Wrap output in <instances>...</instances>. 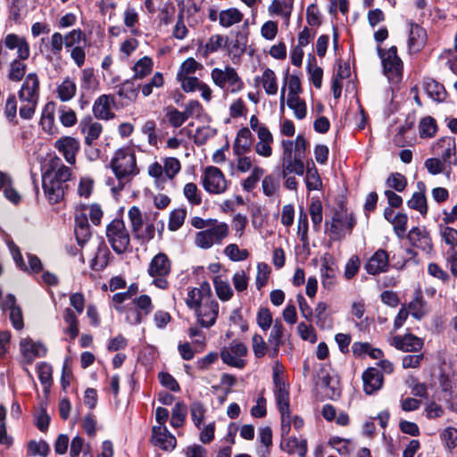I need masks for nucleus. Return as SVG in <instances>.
<instances>
[{
  "instance_id": "dca6fc26",
  "label": "nucleus",
  "mask_w": 457,
  "mask_h": 457,
  "mask_svg": "<svg viewBox=\"0 0 457 457\" xmlns=\"http://www.w3.org/2000/svg\"><path fill=\"white\" fill-rule=\"evenodd\" d=\"M54 147L69 164L76 163V155L80 149L79 139L70 136L62 137L54 142Z\"/></svg>"
},
{
  "instance_id": "6e6552de",
  "label": "nucleus",
  "mask_w": 457,
  "mask_h": 457,
  "mask_svg": "<svg viewBox=\"0 0 457 457\" xmlns=\"http://www.w3.org/2000/svg\"><path fill=\"white\" fill-rule=\"evenodd\" d=\"M377 51L381 59L385 76L391 83H399L403 79V62L397 54L396 46H393L388 49L378 46Z\"/></svg>"
},
{
  "instance_id": "423d86ee",
  "label": "nucleus",
  "mask_w": 457,
  "mask_h": 457,
  "mask_svg": "<svg viewBox=\"0 0 457 457\" xmlns=\"http://www.w3.org/2000/svg\"><path fill=\"white\" fill-rule=\"evenodd\" d=\"M212 83L225 93L237 94L245 88V83L237 70L230 66L216 67L211 71Z\"/></svg>"
},
{
  "instance_id": "39448f33",
  "label": "nucleus",
  "mask_w": 457,
  "mask_h": 457,
  "mask_svg": "<svg viewBox=\"0 0 457 457\" xmlns=\"http://www.w3.org/2000/svg\"><path fill=\"white\" fill-rule=\"evenodd\" d=\"M181 170V163L175 157H165L162 162H154L147 168V174L154 179L155 187L164 189L168 181L173 180Z\"/></svg>"
},
{
  "instance_id": "473e14b6",
  "label": "nucleus",
  "mask_w": 457,
  "mask_h": 457,
  "mask_svg": "<svg viewBox=\"0 0 457 457\" xmlns=\"http://www.w3.org/2000/svg\"><path fill=\"white\" fill-rule=\"evenodd\" d=\"M21 351L27 360L32 361L36 357L45 356L46 347L43 344L34 342L31 339H23L21 342Z\"/></svg>"
},
{
  "instance_id": "a211bd4d",
  "label": "nucleus",
  "mask_w": 457,
  "mask_h": 457,
  "mask_svg": "<svg viewBox=\"0 0 457 457\" xmlns=\"http://www.w3.org/2000/svg\"><path fill=\"white\" fill-rule=\"evenodd\" d=\"M115 105L114 96L112 95H101L93 104V114L98 120H109L115 117L112 107Z\"/></svg>"
},
{
  "instance_id": "f3484780",
  "label": "nucleus",
  "mask_w": 457,
  "mask_h": 457,
  "mask_svg": "<svg viewBox=\"0 0 457 457\" xmlns=\"http://www.w3.org/2000/svg\"><path fill=\"white\" fill-rule=\"evenodd\" d=\"M337 267L330 254H324L321 259L320 278L322 287L327 290H332L337 283Z\"/></svg>"
},
{
  "instance_id": "4c0bfd02",
  "label": "nucleus",
  "mask_w": 457,
  "mask_h": 457,
  "mask_svg": "<svg viewBox=\"0 0 457 457\" xmlns=\"http://www.w3.org/2000/svg\"><path fill=\"white\" fill-rule=\"evenodd\" d=\"M244 14L235 7L222 10L219 12V23L223 28H229L242 21Z\"/></svg>"
},
{
  "instance_id": "a19ab883",
  "label": "nucleus",
  "mask_w": 457,
  "mask_h": 457,
  "mask_svg": "<svg viewBox=\"0 0 457 457\" xmlns=\"http://www.w3.org/2000/svg\"><path fill=\"white\" fill-rule=\"evenodd\" d=\"M26 59L14 58L8 66L7 78L12 82H20L26 74L27 65L24 63Z\"/></svg>"
},
{
  "instance_id": "774afa93",
  "label": "nucleus",
  "mask_w": 457,
  "mask_h": 457,
  "mask_svg": "<svg viewBox=\"0 0 457 457\" xmlns=\"http://www.w3.org/2000/svg\"><path fill=\"white\" fill-rule=\"evenodd\" d=\"M309 212L312 222L313 228L318 230L322 222V204L320 201H313L309 206Z\"/></svg>"
},
{
  "instance_id": "09e8293b",
  "label": "nucleus",
  "mask_w": 457,
  "mask_h": 457,
  "mask_svg": "<svg viewBox=\"0 0 457 457\" xmlns=\"http://www.w3.org/2000/svg\"><path fill=\"white\" fill-rule=\"evenodd\" d=\"M214 289L217 296L222 302L229 301L233 295V289L227 280H223L220 277H215L213 278Z\"/></svg>"
},
{
  "instance_id": "7ed1b4c3",
  "label": "nucleus",
  "mask_w": 457,
  "mask_h": 457,
  "mask_svg": "<svg viewBox=\"0 0 457 457\" xmlns=\"http://www.w3.org/2000/svg\"><path fill=\"white\" fill-rule=\"evenodd\" d=\"M110 165L118 181L117 186L112 188L114 193L121 191L139 173L135 151L131 147L118 149Z\"/></svg>"
},
{
  "instance_id": "de8ad7c7",
  "label": "nucleus",
  "mask_w": 457,
  "mask_h": 457,
  "mask_svg": "<svg viewBox=\"0 0 457 457\" xmlns=\"http://www.w3.org/2000/svg\"><path fill=\"white\" fill-rule=\"evenodd\" d=\"M275 397L278 409L287 410L289 408L288 384L285 380L274 382Z\"/></svg>"
},
{
  "instance_id": "393cba45",
  "label": "nucleus",
  "mask_w": 457,
  "mask_h": 457,
  "mask_svg": "<svg viewBox=\"0 0 457 457\" xmlns=\"http://www.w3.org/2000/svg\"><path fill=\"white\" fill-rule=\"evenodd\" d=\"M81 133L85 136V144L92 145L101 135L103 126L97 121H94L91 117H86L79 123Z\"/></svg>"
},
{
  "instance_id": "9d476101",
  "label": "nucleus",
  "mask_w": 457,
  "mask_h": 457,
  "mask_svg": "<svg viewBox=\"0 0 457 457\" xmlns=\"http://www.w3.org/2000/svg\"><path fill=\"white\" fill-rule=\"evenodd\" d=\"M106 237L112 250L121 254L130 245V236L122 220L114 219L106 227Z\"/></svg>"
},
{
  "instance_id": "37998d69",
  "label": "nucleus",
  "mask_w": 457,
  "mask_h": 457,
  "mask_svg": "<svg viewBox=\"0 0 457 457\" xmlns=\"http://www.w3.org/2000/svg\"><path fill=\"white\" fill-rule=\"evenodd\" d=\"M423 87L427 94L434 101L443 102L445 99L446 92L444 86L432 79L424 80Z\"/></svg>"
},
{
  "instance_id": "4d7b16f0",
  "label": "nucleus",
  "mask_w": 457,
  "mask_h": 457,
  "mask_svg": "<svg viewBox=\"0 0 457 457\" xmlns=\"http://www.w3.org/2000/svg\"><path fill=\"white\" fill-rule=\"evenodd\" d=\"M187 406L182 402H178L174 405L171 413L170 425L173 428H179L184 424L187 417Z\"/></svg>"
},
{
  "instance_id": "e2e57ef3",
  "label": "nucleus",
  "mask_w": 457,
  "mask_h": 457,
  "mask_svg": "<svg viewBox=\"0 0 457 457\" xmlns=\"http://www.w3.org/2000/svg\"><path fill=\"white\" fill-rule=\"evenodd\" d=\"M386 185L397 192H403L407 187V179L403 174L394 172L386 179Z\"/></svg>"
},
{
  "instance_id": "4be33fe9",
  "label": "nucleus",
  "mask_w": 457,
  "mask_h": 457,
  "mask_svg": "<svg viewBox=\"0 0 457 457\" xmlns=\"http://www.w3.org/2000/svg\"><path fill=\"white\" fill-rule=\"evenodd\" d=\"M152 442L155 446L165 451H171L175 448L177 440L165 426L153 428Z\"/></svg>"
},
{
  "instance_id": "2eb2a0df",
  "label": "nucleus",
  "mask_w": 457,
  "mask_h": 457,
  "mask_svg": "<svg viewBox=\"0 0 457 457\" xmlns=\"http://www.w3.org/2000/svg\"><path fill=\"white\" fill-rule=\"evenodd\" d=\"M432 151L433 154L439 156L445 163H448L449 168L452 165L457 164L456 144L453 137H441L432 145Z\"/></svg>"
},
{
  "instance_id": "c9c22d12",
  "label": "nucleus",
  "mask_w": 457,
  "mask_h": 457,
  "mask_svg": "<svg viewBox=\"0 0 457 457\" xmlns=\"http://www.w3.org/2000/svg\"><path fill=\"white\" fill-rule=\"evenodd\" d=\"M228 41V37L227 36H223L220 34L212 35L206 43L202 46V54L204 57H207L209 54L218 52L219 50L224 48Z\"/></svg>"
},
{
  "instance_id": "c03bdc74",
  "label": "nucleus",
  "mask_w": 457,
  "mask_h": 457,
  "mask_svg": "<svg viewBox=\"0 0 457 457\" xmlns=\"http://www.w3.org/2000/svg\"><path fill=\"white\" fill-rule=\"evenodd\" d=\"M110 251L104 242H98L96 253L92 259L91 267L93 270H101L104 269L109 262Z\"/></svg>"
},
{
  "instance_id": "4468645a",
  "label": "nucleus",
  "mask_w": 457,
  "mask_h": 457,
  "mask_svg": "<svg viewBox=\"0 0 457 457\" xmlns=\"http://www.w3.org/2000/svg\"><path fill=\"white\" fill-rule=\"evenodd\" d=\"M247 353V347L244 343L232 341L229 346L223 347L220 351L222 361L231 367L243 369L246 361L243 359Z\"/></svg>"
},
{
  "instance_id": "1a4fd4ad",
  "label": "nucleus",
  "mask_w": 457,
  "mask_h": 457,
  "mask_svg": "<svg viewBox=\"0 0 457 457\" xmlns=\"http://www.w3.org/2000/svg\"><path fill=\"white\" fill-rule=\"evenodd\" d=\"M355 224L356 219L353 213L339 211L333 214L330 221H326V231L333 240H340L352 233Z\"/></svg>"
},
{
  "instance_id": "f704fd0d",
  "label": "nucleus",
  "mask_w": 457,
  "mask_h": 457,
  "mask_svg": "<svg viewBox=\"0 0 457 457\" xmlns=\"http://www.w3.org/2000/svg\"><path fill=\"white\" fill-rule=\"evenodd\" d=\"M63 46H65L63 36L60 32L53 33L48 40V44L46 45V59L52 60L53 58H55L56 60H59L61 58Z\"/></svg>"
},
{
  "instance_id": "f03ea898",
  "label": "nucleus",
  "mask_w": 457,
  "mask_h": 457,
  "mask_svg": "<svg viewBox=\"0 0 457 457\" xmlns=\"http://www.w3.org/2000/svg\"><path fill=\"white\" fill-rule=\"evenodd\" d=\"M71 178V170L59 157L49 161L48 167L42 175V187L50 204H57L63 199L67 188L65 183Z\"/></svg>"
},
{
  "instance_id": "0e129e2a",
  "label": "nucleus",
  "mask_w": 457,
  "mask_h": 457,
  "mask_svg": "<svg viewBox=\"0 0 457 457\" xmlns=\"http://www.w3.org/2000/svg\"><path fill=\"white\" fill-rule=\"evenodd\" d=\"M64 45L66 48H72L80 46L81 42L86 41V36L80 29H75L63 36Z\"/></svg>"
},
{
  "instance_id": "aec40b11",
  "label": "nucleus",
  "mask_w": 457,
  "mask_h": 457,
  "mask_svg": "<svg viewBox=\"0 0 457 457\" xmlns=\"http://www.w3.org/2000/svg\"><path fill=\"white\" fill-rule=\"evenodd\" d=\"M390 345L403 352H418L423 347V340L413 334H405L393 337Z\"/></svg>"
},
{
  "instance_id": "79ce46f5",
  "label": "nucleus",
  "mask_w": 457,
  "mask_h": 457,
  "mask_svg": "<svg viewBox=\"0 0 457 457\" xmlns=\"http://www.w3.org/2000/svg\"><path fill=\"white\" fill-rule=\"evenodd\" d=\"M63 320L67 327L63 329L64 334L68 335L70 340L75 339L79 332V320L71 308H66L63 312Z\"/></svg>"
},
{
  "instance_id": "6ab92c4d",
  "label": "nucleus",
  "mask_w": 457,
  "mask_h": 457,
  "mask_svg": "<svg viewBox=\"0 0 457 457\" xmlns=\"http://www.w3.org/2000/svg\"><path fill=\"white\" fill-rule=\"evenodd\" d=\"M3 42L7 49L16 50V58L28 59L29 57L30 46L25 37L9 33L4 37Z\"/></svg>"
},
{
  "instance_id": "ea45409f",
  "label": "nucleus",
  "mask_w": 457,
  "mask_h": 457,
  "mask_svg": "<svg viewBox=\"0 0 457 457\" xmlns=\"http://www.w3.org/2000/svg\"><path fill=\"white\" fill-rule=\"evenodd\" d=\"M303 159H298L296 156L282 160V177L286 178L288 174L295 173L302 176L304 173L305 166Z\"/></svg>"
},
{
  "instance_id": "7c9ffc66",
  "label": "nucleus",
  "mask_w": 457,
  "mask_h": 457,
  "mask_svg": "<svg viewBox=\"0 0 457 457\" xmlns=\"http://www.w3.org/2000/svg\"><path fill=\"white\" fill-rule=\"evenodd\" d=\"M259 141L254 146L257 154L262 157H270L272 154L271 145L273 143V137L268 129H262L259 131Z\"/></svg>"
},
{
  "instance_id": "49530a36",
  "label": "nucleus",
  "mask_w": 457,
  "mask_h": 457,
  "mask_svg": "<svg viewBox=\"0 0 457 457\" xmlns=\"http://www.w3.org/2000/svg\"><path fill=\"white\" fill-rule=\"evenodd\" d=\"M261 82L266 94L274 96L278 93V86L277 76L271 69L266 68L263 71Z\"/></svg>"
},
{
  "instance_id": "412c9836",
  "label": "nucleus",
  "mask_w": 457,
  "mask_h": 457,
  "mask_svg": "<svg viewBox=\"0 0 457 457\" xmlns=\"http://www.w3.org/2000/svg\"><path fill=\"white\" fill-rule=\"evenodd\" d=\"M407 237L412 246L420 248L427 253L433 249L432 240L426 228L415 227L409 231Z\"/></svg>"
},
{
  "instance_id": "13d9d810",
  "label": "nucleus",
  "mask_w": 457,
  "mask_h": 457,
  "mask_svg": "<svg viewBox=\"0 0 457 457\" xmlns=\"http://www.w3.org/2000/svg\"><path fill=\"white\" fill-rule=\"evenodd\" d=\"M165 118L173 128L180 127L187 120L184 111L180 112L173 106L166 108Z\"/></svg>"
},
{
  "instance_id": "864d4df0",
  "label": "nucleus",
  "mask_w": 457,
  "mask_h": 457,
  "mask_svg": "<svg viewBox=\"0 0 457 457\" xmlns=\"http://www.w3.org/2000/svg\"><path fill=\"white\" fill-rule=\"evenodd\" d=\"M439 234L442 240L450 246L451 250L457 246V229L447 226V224H440L438 226Z\"/></svg>"
},
{
  "instance_id": "603ef678",
  "label": "nucleus",
  "mask_w": 457,
  "mask_h": 457,
  "mask_svg": "<svg viewBox=\"0 0 457 457\" xmlns=\"http://www.w3.org/2000/svg\"><path fill=\"white\" fill-rule=\"evenodd\" d=\"M280 448L288 453H294L299 450L303 455L306 452V441L298 440L296 437L284 438L280 443Z\"/></svg>"
},
{
  "instance_id": "69168bd1",
  "label": "nucleus",
  "mask_w": 457,
  "mask_h": 457,
  "mask_svg": "<svg viewBox=\"0 0 457 457\" xmlns=\"http://www.w3.org/2000/svg\"><path fill=\"white\" fill-rule=\"evenodd\" d=\"M81 87L85 90H95L98 86V81L95 76L92 68H86L81 71L80 77Z\"/></svg>"
},
{
  "instance_id": "f8f14e48",
  "label": "nucleus",
  "mask_w": 457,
  "mask_h": 457,
  "mask_svg": "<svg viewBox=\"0 0 457 457\" xmlns=\"http://www.w3.org/2000/svg\"><path fill=\"white\" fill-rule=\"evenodd\" d=\"M202 184L205 191L213 195L223 194L228 186L223 172L215 166H207L202 176Z\"/></svg>"
},
{
  "instance_id": "72a5a7b5",
  "label": "nucleus",
  "mask_w": 457,
  "mask_h": 457,
  "mask_svg": "<svg viewBox=\"0 0 457 457\" xmlns=\"http://www.w3.org/2000/svg\"><path fill=\"white\" fill-rule=\"evenodd\" d=\"M419 192H414L411 198L407 202L409 208L419 212L422 216L428 213L427 197L424 193L425 186L422 182H418Z\"/></svg>"
},
{
  "instance_id": "c756f323",
  "label": "nucleus",
  "mask_w": 457,
  "mask_h": 457,
  "mask_svg": "<svg viewBox=\"0 0 457 457\" xmlns=\"http://www.w3.org/2000/svg\"><path fill=\"white\" fill-rule=\"evenodd\" d=\"M287 85V88H288L287 97H292V98L299 97V95L302 93V86H301V81H300L299 77L295 74L288 75V73H287L286 81H285L284 86L281 88L280 98H279L281 108L284 107Z\"/></svg>"
},
{
  "instance_id": "a878e982",
  "label": "nucleus",
  "mask_w": 457,
  "mask_h": 457,
  "mask_svg": "<svg viewBox=\"0 0 457 457\" xmlns=\"http://www.w3.org/2000/svg\"><path fill=\"white\" fill-rule=\"evenodd\" d=\"M363 390L367 395H372L383 385V375L375 368L367 369L362 374Z\"/></svg>"
},
{
  "instance_id": "680f3d73",
  "label": "nucleus",
  "mask_w": 457,
  "mask_h": 457,
  "mask_svg": "<svg viewBox=\"0 0 457 457\" xmlns=\"http://www.w3.org/2000/svg\"><path fill=\"white\" fill-rule=\"evenodd\" d=\"M183 194L192 205H199L202 203V194L196 184L189 182L184 186Z\"/></svg>"
},
{
  "instance_id": "052dcab7",
  "label": "nucleus",
  "mask_w": 457,
  "mask_h": 457,
  "mask_svg": "<svg viewBox=\"0 0 457 457\" xmlns=\"http://www.w3.org/2000/svg\"><path fill=\"white\" fill-rule=\"evenodd\" d=\"M187 217V209L186 208H178L173 210L170 213L168 228L170 231L178 230L185 221Z\"/></svg>"
},
{
  "instance_id": "bf43d9fd",
  "label": "nucleus",
  "mask_w": 457,
  "mask_h": 457,
  "mask_svg": "<svg viewBox=\"0 0 457 457\" xmlns=\"http://www.w3.org/2000/svg\"><path fill=\"white\" fill-rule=\"evenodd\" d=\"M287 106L293 110L295 117L298 120H303L306 117L307 107L304 100L299 97H287Z\"/></svg>"
},
{
  "instance_id": "9b49d317",
  "label": "nucleus",
  "mask_w": 457,
  "mask_h": 457,
  "mask_svg": "<svg viewBox=\"0 0 457 457\" xmlns=\"http://www.w3.org/2000/svg\"><path fill=\"white\" fill-rule=\"evenodd\" d=\"M171 271V262L165 253H159L150 262L148 274L154 278L153 284L161 289L168 287V276Z\"/></svg>"
},
{
  "instance_id": "8fccbe9b",
  "label": "nucleus",
  "mask_w": 457,
  "mask_h": 457,
  "mask_svg": "<svg viewBox=\"0 0 457 457\" xmlns=\"http://www.w3.org/2000/svg\"><path fill=\"white\" fill-rule=\"evenodd\" d=\"M305 184L309 191L322 189V180L313 162H312V166L309 165V162L307 163Z\"/></svg>"
},
{
  "instance_id": "a18cd8bd",
  "label": "nucleus",
  "mask_w": 457,
  "mask_h": 457,
  "mask_svg": "<svg viewBox=\"0 0 457 457\" xmlns=\"http://www.w3.org/2000/svg\"><path fill=\"white\" fill-rule=\"evenodd\" d=\"M408 308L411 315L417 320H420L428 313V304L420 291L416 292L415 297L409 303Z\"/></svg>"
},
{
  "instance_id": "bb28decb",
  "label": "nucleus",
  "mask_w": 457,
  "mask_h": 457,
  "mask_svg": "<svg viewBox=\"0 0 457 457\" xmlns=\"http://www.w3.org/2000/svg\"><path fill=\"white\" fill-rule=\"evenodd\" d=\"M133 80L126 79L117 86L116 94L122 100V105H129L137 98L140 86L136 85Z\"/></svg>"
},
{
  "instance_id": "cd10ccee",
  "label": "nucleus",
  "mask_w": 457,
  "mask_h": 457,
  "mask_svg": "<svg viewBox=\"0 0 457 457\" xmlns=\"http://www.w3.org/2000/svg\"><path fill=\"white\" fill-rule=\"evenodd\" d=\"M56 110V104L53 101L47 102L42 111L39 124L43 130L49 135L57 132V127L54 123V115Z\"/></svg>"
},
{
  "instance_id": "f257e3e1",
  "label": "nucleus",
  "mask_w": 457,
  "mask_h": 457,
  "mask_svg": "<svg viewBox=\"0 0 457 457\" xmlns=\"http://www.w3.org/2000/svg\"><path fill=\"white\" fill-rule=\"evenodd\" d=\"M187 305L194 310L198 323L204 328L212 327L219 314V303L212 294L208 282H203L199 287L188 291Z\"/></svg>"
},
{
  "instance_id": "ddd939ff",
  "label": "nucleus",
  "mask_w": 457,
  "mask_h": 457,
  "mask_svg": "<svg viewBox=\"0 0 457 457\" xmlns=\"http://www.w3.org/2000/svg\"><path fill=\"white\" fill-rule=\"evenodd\" d=\"M128 217L136 238L148 242L154 237L155 228L154 223H146L145 227H143V215L138 207H130L128 212Z\"/></svg>"
},
{
  "instance_id": "5fc2aeb1",
  "label": "nucleus",
  "mask_w": 457,
  "mask_h": 457,
  "mask_svg": "<svg viewBox=\"0 0 457 457\" xmlns=\"http://www.w3.org/2000/svg\"><path fill=\"white\" fill-rule=\"evenodd\" d=\"M204 68L201 62H198L193 57L186 59L180 65L177 77H189L196 72L198 70Z\"/></svg>"
},
{
  "instance_id": "58836bf2",
  "label": "nucleus",
  "mask_w": 457,
  "mask_h": 457,
  "mask_svg": "<svg viewBox=\"0 0 457 457\" xmlns=\"http://www.w3.org/2000/svg\"><path fill=\"white\" fill-rule=\"evenodd\" d=\"M77 93V85L73 79L66 77L56 87V94L62 102H69Z\"/></svg>"
},
{
  "instance_id": "5701e85b",
  "label": "nucleus",
  "mask_w": 457,
  "mask_h": 457,
  "mask_svg": "<svg viewBox=\"0 0 457 457\" xmlns=\"http://www.w3.org/2000/svg\"><path fill=\"white\" fill-rule=\"evenodd\" d=\"M389 266L387 253L383 249L376 251L365 264L366 271L370 275H377L386 271Z\"/></svg>"
},
{
  "instance_id": "e433bc0d",
  "label": "nucleus",
  "mask_w": 457,
  "mask_h": 457,
  "mask_svg": "<svg viewBox=\"0 0 457 457\" xmlns=\"http://www.w3.org/2000/svg\"><path fill=\"white\" fill-rule=\"evenodd\" d=\"M154 69V61L149 56H144L137 60L131 70L133 71L132 79H143L147 77Z\"/></svg>"
},
{
  "instance_id": "2f4dec72",
  "label": "nucleus",
  "mask_w": 457,
  "mask_h": 457,
  "mask_svg": "<svg viewBox=\"0 0 457 457\" xmlns=\"http://www.w3.org/2000/svg\"><path fill=\"white\" fill-rule=\"evenodd\" d=\"M294 0H272L268 7L270 15L281 16L287 23L289 22L293 11Z\"/></svg>"
},
{
  "instance_id": "0eeeda50",
  "label": "nucleus",
  "mask_w": 457,
  "mask_h": 457,
  "mask_svg": "<svg viewBox=\"0 0 457 457\" xmlns=\"http://www.w3.org/2000/svg\"><path fill=\"white\" fill-rule=\"evenodd\" d=\"M229 228L225 222L215 219L204 230L195 236V245L202 249H209L213 245H220L228 236Z\"/></svg>"
},
{
  "instance_id": "3c124183",
  "label": "nucleus",
  "mask_w": 457,
  "mask_h": 457,
  "mask_svg": "<svg viewBox=\"0 0 457 457\" xmlns=\"http://www.w3.org/2000/svg\"><path fill=\"white\" fill-rule=\"evenodd\" d=\"M437 131L436 121L430 116L424 117L419 123V134L421 138H431Z\"/></svg>"
},
{
  "instance_id": "c85d7f7f",
  "label": "nucleus",
  "mask_w": 457,
  "mask_h": 457,
  "mask_svg": "<svg viewBox=\"0 0 457 457\" xmlns=\"http://www.w3.org/2000/svg\"><path fill=\"white\" fill-rule=\"evenodd\" d=\"M253 144L252 133L247 128L241 129L237 135L233 151L236 155H243L250 152Z\"/></svg>"
},
{
  "instance_id": "6e6d98bb",
  "label": "nucleus",
  "mask_w": 457,
  "mask_h": 457,
  "mask_svg": "<svg viewBox=\"0 0 457 457\" xmlns=\"http://www.w3.org/2000/svg\"><path fill=\"white\" fill-rule=\"evenodd\" d=\"M284 327L280 320H276L270 333L269 343L273 346L274 353H277L282 344Z\"/></svg>"
},
{
  "instance_id": "20e7f679",
  "label": "nucleus",
  "mask_w": 457,
  "mask_h": 457,
  "mask_svg": "<svg viewBox=\"0 0 457 457\" xmlns=\"http://www.w3.org/2000/svg\"><path fill=\"white\" fill-rule=\"evenodd\" d=\"M40 81L35 72L29 73L18 92L21 102L20 116L24 120H31L36 112L39 101Z\"/></svg>"
},
{
  "instance_id": "338daca9",
  "label": "nucleus",
  "mask_w": 457,
  "mask_h": 457,
  "mask_svg": "<svg viewBox=\"0 0 457 457\" xmlns=\"http://www.w3.org/2000/svg\"><path fill=\"white\" fill-rule=\"evenodd\" d=\"M164 84V79L162 72H155L151 79L141 87L142 95L145 97L149 96L153 93L154 87L160 88Z\"/></svg>"
},
{
  "instance_id": "b1692460",
  "label": "nucleus",
  "mask_w": 457,
  "mask_h": 457,
  "mask_svg": "<svg viewBox=\"0 0 457 457\" xmlns=\"http://www.w3.org/2000/svg\"><path fill=\"white\" fill-rule=\"evenodd\" d=\"M428 39L426 30L416 23H411L408 49L411 54L419 53L426 45Z\"/></svg>"
}]
</instances>
